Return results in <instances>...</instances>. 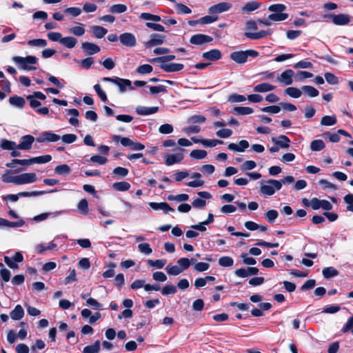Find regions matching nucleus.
Returning <instances> with one entry per match:
<instances>
[{"instance_id": "obj_44", "label": "nucleus", "mask_w": 353, "mask_h": 353, "mask_svg": "<svg viewBox=\"0 0 353 353\" xmlns=\"http://www.w3.org/2000/svg\"><path fill=\"white\" fill-rule=\"evenodd\" d=\"M165 270L169 275L176 276L180 274L183 271L179 265H168L165 268Z\"/></svg>"}, {"instance_id": "obj_32", "label": "nucleus", "mask_w": 353, "mask_h": 353, "mask_svg": "<svg viewBox=\"0 0 353 353\" xmlns=\"http://www.w3.org/2000/svg\"><path fill=\"white\" fill-rule=\"evenodd\" d=\"M66 112L68 114L72 115L74 117L69 119V123L73 126H77L79 125V120L77 117L79 115V112L77 109H68Z\"/></svg>"}, {"instance_id": "obj_17", "label": "nucleus", "mask_w": 353, "mask_h": 353, "mask_svg": "<svg viewBox=\"0 0 353 353\" xmlns=\"http://www.w3.org/2000/svg\"><path fill=\"white\" fill-rule=\"evenodd\" d=\"M249 143L246 140H241L239 144L230 143L228 146V149L235 152H243L249 147Z\"/></svg>"}, {"instance_id": "obj_47", "label": "nucleus", "mask_w": 353, "mask_h": 353, "mask_svg": "<svg viewBox=\"0 0 353 353\" xmlns=\"http://www.w3.org/2000/svg\"><path fill=\"white\" fill-rule=\"evenodd\" d=\"M285 10L286 6L281 3L272 4L268 7V10L274 13H283Z\"/></svg>"}, {"instance_id": "obj_23", "label": "nucleus", "mask_w": 353, "mask_h": 353, "mask_svg": "<svg viewBox=\"0 0 353 353\" xmlns=\"http://www.w3.org/2000/svg\"><path fill=\"white\" fill-rule=\"evenodd\" d=\"M275 89L276 86L272 84H270L268 83H261L258 85H256L254 87L253 90L256 92L263 93L274 90Z\"/></svg>"}, {"instance_id": "obj_24", "label": "nucleus", "mask_w": 353, "mask_h": 353, "mask_svg": "<svg viewBox=\"0 0 353 353\" xmlns=\"http://www.w3.org/2000/svg\"><path fill=\"white\" fill-rule=\"evenodd\" d=\"M272 34L271 30H261L258 32H246L245 35L247 38L250 39H259L270 35Z\"/></svg>"}, {"instance_id": "obj_46", "label": "nucleus", "mask_w": 353, "mask_h": 353, "mask_svg": "<svg viewBox=\"0 0 353 353\" xmlns=\"http://www.w3.org/2000/svg\"><path fill=\"white\" fill-rule=\"evenodd\" d=\"M219 264L222 267H231L234 265V260L230 256H222L219 259Z\"/></svg>"}, {"instance_id": "obj_41", "label": "nucleus", "mask_w": 353, "mask_h": 353, "mask_svg": "<svg viewBox=\"0 0 353 353\" xmlns=\"http://www.w3.org/2000/svg\"><path fill=\"white\" fill-rule=\"evenodd\" d=\"M27 44L32 47L44 48L47 46V41L43 39H32L28 41Z\"/></svg>"}, {"instance_id": "obj_2", "label": "nucleus", "mask_w": 353, "mask_h": 353, "mask_svg": "<svg viewBox=\"0 0 353 353\" xmlns=\"http://www.w3.org/2000/svg\"><path fill=\"white\" fill-rule=\"evenodd\" d=\"M282 188V182L275 179H269L261 182L259 192L261 195L269 196L273 195L276 191L280 190Z\"/></svg>"}, {"instance_id": "obj_20", "label": "nucleus", "mask_w": 353, "mask_h": 353, "mask_svg": "<svg viewBox=\"0 0 353 353\" xmlns=\"http://www.w3.org/2000/svg\"><path fill=\"white\" fill-rule=\"evenodd\" d=\"M161 68L167 72H178L181 70L184 65L181 63H161Z\"/></svg>"}, {"instance_id": "obj_19", "label": "nucleus", "mask_w": 353, "mask_h": 353, "mask_svg": "<svg viewBox=\"0 0 353 353\" xmlns=\"http://www.w3.org/2000/svg\"><path fill=\"white\" fill-rule=\"evenodd\" d=\"M149 205L154 210H161L165 213L173 212L174 210L172 208H171L167 203L161 202V203H156V202H150L149 203Z\"/></svg>"}, {"instance_id": "obj_51", "label": "nucleus", "mask_w": 353, "mask_h": 353, "mask_svg": "<svg viewBox=\"0 0 353 353\" xmlns=\"http://www.w3.org/2000/svg\"><path fill=\"white\" fill-rule=\"evenodd\" d=\"M153 68L149 64H143L137 68V72L140 74H150L152 72Z\"/></svg>"}, {"instance_id": "obj_64", "label": "nucleus", "mask_w": 353, "mask_h": 353, "mask_svg": "<svg viewBox=\"0 0 353 353\" xmlns=\"http://www.w3.org/2000/svg\"><path fill=\"white\" fill-rule=\"evenodd\" d=\"M61 139H62L63 142H64L65 143L70 144V143H74L77 140V137L74 134H66L63 135L61 137Z\"/></svg>"}, {"instance_id": "obj_62", "label": "nucleus", "mask_w": 353, "mask_h": 353, "mask_svg": "<svg viewBox=\"0 0 353 353\" xmlns=\"http://www.w3.org/2000/svg\"><path fill=\"white\" fill-rule=\"evenodd\" d=\"M138 249L141 252H142L146 255L150 254L152 252V250L150 248V245L148 243H140L138 245Z\"/></svg>"}, {"instance_id": "obj_21", "label": "nucleus", "mask_w": 353, "mask_h": 353, "mask_svg": "<svg viewBox=\"0 0 353 353\" xmlns=\"http://www.w3.org/2000/svg\"><path fill=\"white\" fill-rule=\"evenodd\" d=\"M203 58L209 61H217L221 58V52L217 49H213L205 52L202 55Z\"/></svg>"}, {"instance_id": "obj_59", "label": "nucleus", "mask_w": 353, "mask_h": 353, "mask_svg": "<svg viewBox=\"0 0 353 353\" xmlns=\"http://www.w3.org/2000/svg\"><path fill=\"white\" fill-rule=\"evenodd\" d=\"M128 170L122 167H117L113 170V174L119 177H125L128 174Z\"/></svg>"}, {"instance_id": "obj_38", "label": "nucleus", "mask_w": 353, "mask_h": 353, "mask_svg": "<svg viewBox=\"0 0 353 353\" xmlns=\"http://www.w3.org/2000/svg\"><path fill=\"white\" fill-rule=\"evenodd\" d=\"M322 274L325 279H330L338 275L339 272L334 268L333 267H327L325 268L323 271Z\"/></svg>"}, {"instance_id": "obj_4", "label": "nucleus", "mask_w": 353, "mask_h": 353, "mask_svg": "<svg viewBox=\"0 0 353 353\" xmlns=\"http://www.w3.org/2000/svg\"><path fill=\"white\" fill-rule=\"evenodd\" d=\"M102 81L105 82H111L117 85L119 88L121 92H124L128 88L133 90L134 88L132 86L131 81L128 79H121L119 77H103Z\"/></svg>"}, {"instance_id": "obj_39", "label": "nucleus", "mask_w": 353, "mask_h": 353, "mask_svg": "<svg viewBox=\"0 0 353 353\" xmlns=\"http://www.w3.org/2000/svg\"><path fill=\"white\" fill-rule=\"evenodd\" d=\"M112 188L117 191H127L130 188V184L126 181L116 182L112 184Z\"/></svg>"}, {"instance_id": "obj_26", "label": "nucleus", "mask_w": 353, "mask_h": 353, "mask_svg": "<svg viewBox=\"0 0 353 353\" xmlns=\"http://www.w3.org/2000/svg\"><path fill=\"white\" fill-rule=\"evenodd\" d=\"M10 318L12 320L18 321L21 319L24 316V310L21 305H17L10 313Z\"/></svg>"}, {"instance_id": "obj_31", "label": "nucleus", "mask_w": 353, "mask_h": 353, "mask_svg": "<svg viewBox=\"0 0 353 353\" xmlns=\"http://www.w3.org/2000/svg\"><path fill=\"white\" fill-rule=\"evenodd\" d=\"M71 172V168L67 164L57 165L54 168V173L58 175H66Z\"/></svg>"}, {"instance_id": "obj_27", "label": "nucleus", "mask_w": 353, "mask_h": 353, "mask_svg": "<svg viewBox=\"0 0 353 353\" xmlns=\"http://www.w3.org/2000/svg\"><path fill=\"white\" fill-rule=\"evenodd\" d=\"M92 35L97 39L103 38L108 32L107 29L99 26H93L91 27Z\"/></svg>"}, {"instance_id": "obj_55", "label": "nucleus", "mask_w": 353, "mask_h": 353, "mask_svg": "<svg viewBox=\"0 0 353 353\" xmlns=\"http://www.w3.org/2000/svg\"><path fill=\"white\" fill-rule=\"evenodd\" d=\"M279 213L275 210H270L265 213V218L270 223H273L277 219Z\"/></svg>"}, {"instance_id": "obj_30", "label": "nucleus", "mask_w": 353, "mask_h": 353, "mask_svg": "<svg viewBox=\"0 0 353 353\" xmlns=\"http://www.w3.org/2000/svg\"><path fill=\"white\" fill-rule=\"evenodd\" d=\"M77 43V39L72 37H63V39H61V43L62 46L70 49L74 48Z\"/></svg>"}, {"instance_id": "obj_56", "label": "nucleus", "mask_w": 353, "mask_h": 353, "mask_svg": "<svg viewBox=\"0 0 353 353\" xmlns=\"http://www.w3.org/2000/svg\"><path fill=\"white\" fill-rule=\"evenodd\" d=\"M127 10V7L124 4H115L110 7V11L112 13H123Z\"/></svg>"}, {"instance_id": "obj_28", "label": "nucleus", "mask_w": 353, "mask_h": 353, "mask_svg": "<svg viewBox=\"0 0 353 353\" xmlns=\"http://www.w3.org/2000/svg\"><path fill=\"white\" fill-rule=\"evenodd\" d=\"M9 103L12 106H14V107H17L19 108H22L26 103V101L21 97L13 96V97H10Z\"/></svg>"}, {"instance_id": "obj_25", "label": "nucleus", "mask_w": 353, "mask_h": 353, "mask_svg": "<svg viewBox=\"0 0 353 353\" xmlns=\"http://www.w3.org/2000/svg\"><path fill=\"white\" fill-rule=\"evenodd\" d=\"M82 48L89 54H94L98 53L101 50L97 45L90 42L83 43Z\"/></svg>"}, {"instance_id": "obj_54", "label": "nucleus", "mask_w": 353, "mask_h": 353, "mask_svg": "<svg viewBox=\"0 0 353 353\" xmlns=\"http://www.w3.org/2000/svg\"><path fill=\"white\" fill-rule=\"evenodd\" d=\"M77 280L76 270L74 269H70L68 275L65 278L63 283L65 285H68L76 281Z\"/></svg>"}, {"instance_id": "obj_22", "label": "nucleus", "mask_w": 353, "mask_h": 353, "mask_svg": "<svg viewBox=\"0 0 353 353\" xmlns=\"http://www.w3.org/2000/svg\"><path fill=\"white\" fill-rule=\"evenodd\" d=\"M158 107H145L137 106L136 108V112L139 115L146 116L156 113L158 112Z\"/></svg>"}, {"instance_id": "obj_50", "label": "nucleus", "mask_w": 353, "mask_h": 353, "mask_svg": "<svg viewBox=\"0 0 353 353\" xmlns=\"http://www.w3.org/2000/svg\"><path fill=\"white\" fill-rule=\"evenodd\" d=\"M167 261L165 259H157V260H148V264L152 267H155L158 269L163 268L166 264Z\"/></svg>"}, {"instance_id": "obj_49", "label": "nucleus", "mask_w": 353, "mask_h": 353, "mask_svg": "<svg viewBox=\"0 0 353 353\" xmlns=\"http://www.w3.org/2000/svg\"><path fill=\"white\" fill-rule=\"evenodd\" d=\"M234 111L241 115H247L250 114L254 112V110L252 108L250 107H235L234 108Z\"/></svg>"}, {"instance_id": "obj_48", "label": "nucleus", "mask_w": 353, "mask_h": 353, "mask_svg": "<svg viewBox=\"0 0 353 353\" xmlns=\"http://www.w3.org/2000/svg\"><path fill=\"white\" fill-rule=\"evenodd\" d=\"M81 9L78 7L68 8L64 10V12L72 17H77L81 14Z\"/></svg>"}, {"instance_id": "obj_13", "label": "nucleus", "mask_w": 353, "mask_h": 353, "mask_svg": "<svg viewBox=\"0 0 353 353\" xmlns=\"http://www.w3.org/2000/svg\"><path fill=\"white\" fill-rule=\"evenodd\" d=\"M352 21V17L348 14H339L332 16V23L336 26H345Z\"/></svg>"}, {"instance_id": "obj_33", "label": "nucleus", "mask_w": 353, "mask_h": 353, "mask_svg": "<svg viewBox=\"0 0 353 353\" xmlns=\"http://www.w3.org/2000/svg\"><path fill=\"white\" fill-rule=\"evenodd\" d=\"M100 350V342L96 341L93 344L85 346L83 350V353H98Z\"/></svg>"}, {"instance_id": "obj_11", "label": "nucleus", "mask_w": 353, "mask_h": 353, "mask_svg": "<svg viewBox=\"0 0 353 353\" xmlns=\"http://www.w3.org/2000/svg\"><path fill=\"white\" fill-rule=\"evenodd\" d=\"M213 38L210 36L203 34H196L191 37L190 43L193 45H202L212 41Z\"/></svg>"}, {"instance_id": "obj_37", "label": "nucleus", "mask_w": 353, "mask_h": 353, "mask_svg": "<svg viewBox=\"0 0 353 353\" xmlns=\"http://www.w3.org/2000/svg\"><path fill=\"white\" fill-rule=\"evenodd\" d=\"M301 90L310 97H317L319 94L317 89L310 85H303Z\"/></svg>"}, {"instance_id": "obj_63", "label": "nucleus", "mask_w": 353, "mask_h": 353, "mask_svg": "<svg viewBox=\"0 0 353 353\" xmlns=\"http://www.w3.org/2000/svg\"><path fill=\"white\" fill-rule=\"evenodd\" d=\"M216 134L220 138L225 139L230 137L232 134V130L228 128H223L218 130L216 132Z\"/></svg>"}, {"instance_id": "obj_45", "label": "nucleus", "mask_w": 353, "mask_h": 353, "mask_svg": "<svg viewBox=\"0 0 353 353\" xmlns=\"http://www.w3.org/2000/svg\"><path fill=\"white\" fill-rule=\"evenodd\" d=\"M190 156L195 159H203L206 157L207 152L204 150H194L191 151Z\"/></svg>"}, {"instance_id": "obj_61", "label": "nucleus", "mask_w": 353, "mask_h": 353, "mask_svg": "<svg viewBox=\"0 0 353 353\" xmlns=\"http://www.w3.org/2000/svg\"><path fill=\"white\" fill-rule=\"evenodd\" d=\"M176 292V288L173 285H166L161 290V293L164 296L174 294Z\"/></svg>"}, {"instance_id": "obj_58", "label": "nucleus", "mask_w": 353, "mask_h": 353, "mask_svg": "<svg viewBox=\"0 0 353 353\" xmlns=\"http://www.w3.org/2000/svg\"><path fill=\"white\" fill-rule=\"evenodd\" d=\"M59 214H60V212H52V213H50V212L42 213L41 214L35 216L33 219L35 221L39 222V221L46 220L47 218H48L51 215H52L53 216H56L59 215Z\"/></svg>"}, {"instance_id": "obj_3", "label": "nucleus", "mask_w": 353, "mask_h": 353, "mask_svg": "<svg viewBox=\"0 0 353 353\" xmlns=\"http://www.w3.org/2000/svg\"><path fill=\"white\" fill-rule=\"evenodd\" d=\"M258 55L259 52L257 51L254 50H247L244 51L241 50L233 52L230 54V58L237 63L243 64L248 61V58L249 57L254 58Z\"/></svg>"}, {"instance_id": "obj_35", "label": "nucleus", "mask_w": 353, "mask_h": 353, "mask_svg": "<svg viewBox=\"0 0 353 353\" xmlns=\"http://www.w3.org/2000/svg\"><path fill=\"white\" fill-rule=\"evenodd\" d=\"M337 120L336 117L334 115L332 116H324L322 117L321 120V125L324 126H331L334 125L336 123Z\"/></svg>"}, {"instance_id": "obj_7", "label": "nucleus", "mask_w": 353, "mask_h": 353, "mask_svg": "<svg viewBox=\"0 0 353 353\" xmlns=\"http://www.w3.org/2000/svg\"><path fill=\"white\" fill-rule=\"evenodd\" d=\"M61 139V137L51 131H45L41 132L37 138L39 143L44 142H57Z\"/></svg>"}, {"instance_id": "obj_6", "label": "nucleus", "mask_w": 353, "mask_h": 353, "mask_svg": "<svg viewBox=\"0 0 353 353\" xmlns=\"http://www.w3.org/2000/svg\"><path fill=\"white\" fill-rule=\"evenodd\" d=\"M183 151L182 149H180V152L176 153L166 154L164 159L165 165L170 166L175 163H180L184 158Z\"/></svg>"}, {"instance_id": "obj_14", "label": "nucleus", "mask_w": 353, "mask_h": 353, "mask_svg": "<svg viewBox=\"0 0 353 353\" xmlns=\"http://www.w3.org/2000/svg\"><path fill=\"white\" fill-rule=\"evenodd\" d=\"M34 138L32 135H25L21 139V142L17 145V149L19 150H30L32 147Z\"/></svg>"}, {"instance_id": "obj_8", "label": "nucleus", "mask_w": 353, "mask_h": 353, "mask_svg": "<svg viewBox=\"0 0 353 353\" xmlns=\"http://www.w3.org/2000/svg\"><path fill=\"white\" fill-rule=\"evenodd\" d=\"M231 8V3L228 2H221L210 7L208 9V13L211 14H220L229 10Z\"/></svg>"}, {"instance_id": "obj_18", "label": "nucleus", "mask_w": 353, "mask_h": 353, "mask_svg": "<svg viewBox=\"0 0 353 353\" xmlns=\"http://www.w3.org/2000/svg\"><path fill=\"white\" fill-rule=\"evenodd\" d=\"M261 6V3L256 1L247 2L241 9L243 13L250 14Z\"/></svg>"}, {"instance_id": "obj_36", "label": "nucleus", "mask_w": 353, "mask_h": 353, "mask_svg": "<svg viewBox=\"0 0 353 353\" xmlns=\"http://www.w3.org/2000/svg\"><path fill=\"white\" fill-rule=\"evenodd\" d=\"M285 94L292 98L297 99L301 96L302 92L297 88L289 87L285 90Z\"/></svg>"}, {"instance_id": "obj_1", "label": "nucleus", "mask_w": 353, "mask_h": 353, "mask_svg": "<svg viewBox=\"0 0 353 353\" xmlns=\"http://www.w3.org/2000/svg\"><path fill=\"white\" fill-rule=\"evenodd\" d=\"M12 61L17 66L25 70H35L37 67L34 65L38 62V59L35 56H28L26 57L16 56L12 58Z\"/></svg>"}, {"instance_id": "obj_40", "label": "nucleus", "mask_w": 353, "mask_h": 353, "mask_svg": "<svg viewBox=\"0 0 353 353\" xmlns=\"http://www.w3.org/2000/svg\"><path fill=\"white\" fill-rule=\"evenodd\" d=\"M1 148L3 150H13L17 149V145L14 141L3 139L1 142Z\"/></svg>"}, {"instance_id": "obj_53", "label": "nucleus", "mask_w": 353, "mask_h": 353, "mask_svg": "<svg viewBox=\"0 0 353 353\" xmlns=\"http://www.w3.org/2000/svg\"><path fill=\"white\" fill-rule=\"evenodd\" d=\"M175 6L178 14H190L192 12L191 9L183 3H176Z\"/></svg>"}, {"instance_id": "obj_57", "label": "nucleus", "mask_w": 353, "mask_h": 353, "mask_svg": "<svg viewBox=\"0 0 353 353\" xmlns=\"http://www.w3.org/2000/svg\"><path fill=\"white\" fill-rule=\"evenodd\" d=\"M173 131H174L173 126L169 123L163 124L159 128V132L161 134H171L173 132Z\"/></svg>"}, {"instance_id": "obj_60", "label": "nucleus", "mask_w": 353, "mask_h": 353, "mask_svg": "<svg viewBox=\"0 0 353 353\" xmlns=\"http://www.w3.org/2000/svg\"><path fill=\"white\" fill-rule=\"evenodd\" d=\"M218 20V17L208 15L199 19L200 24H210Z\"/></svg>"}, {"instance_id": "obj_42", "label": "nucleus", "mask_w": 353, "mask_h": 353, "mask_svg": "<svg viewBox=\"0 0 353 353\" xmlns=\"http://www.w3.org/2000/svg\"><path fill=\"white\" fill-rule=\"evenodd\" d=\"M112 139L114 141H120L121 145L125 147H132V145H133V141H132L128 137H121L119 135H114L112 137Z\"/></svg>"}, {"instance_id": "obj_5", "label": "nucleus", "mask_w": 353, "mask_h": 353, "mask_svg": "<svg viewBox=\"0 0 353 353\" xmlns=\"http://www.w3.org/2000/svg\"><path fill=\"white\" fill-rule=\"evenodd\" d=\"M294 72L292 69L284 70L280 76L277 77V81L284 85H290L293 83Z\"/></svg>"}, {"instance_id": "obj_12", "label": "nucleus", "mask_w": 353, "mask_h": 353, "mask_svg": "<svg viewBox=\"0 0 353 353\" xmlns=\"http://www.w3.org/2000/svg\"><path fill=\"white\" fill-rule=\"evenodd\" d=\"M120 42L127 47H134L136 45L137 40L134 35L130 32H125L119 36Z\"/></svg>"}, {"instance_id": "obj_9", "label": "nucleus", "mask_w": 353, "mask_h": 353, "mask_svg": "<svg viewBox=\"0 0 353 353\" xmlns=\"http://www.w3.org/2000/svg\"><path fill=\"white\" fill-rule=\"evenodd\" d=\"M165 37L159 34L154 33L150 35V38L148 41L144 42L145 48H151L153 46L161 45L165 41Z\"/></svg>"}, {"instance_id": "obj_16", "label": "nucleus", "mask_w": 353, "mask_h": 353, "mask_svg": "<svg viewBox=\"0 0 353 353\" xmlns=\"http://www.w3.org/2000/svg\"><path fill=\"white\" fill-rule=\"evenodd\" d=\"M271 141L281 148L287 149L290 147V140L285 135H280L278 138L272 137Z\"/></svg>"}, {"instance_id": "obj_15", "label": "nucleus", "mask_w": 353, "mask_h": 353, "mask_svg": "<svg viewBox=\"0 0 353 353\" xmlns=\"http://www.w3.org/2000/svg\"><path fill=\"white\" fill-rule=\"evenodd\" d=\"M259 272V270L256 268L250 267L247 269L240 268L235 271V274L241 278H245L251 275H256Z\"/></svg>"}, {"instance_id": "obj_34", "label": "nucleus", "mask_w": 353, "mask_h": 353, "mask_svg": "<svg viewBox=\"0 0 353 353\" xmlns=\"http://www.w3.org/2000/svg\"><path fill=\"white\" fill-rule=\"evenodd\" d=\"M325 147V143L321 139H316L311 142L310 150L312 152L321 151Z\"/></svg>"}, {"instance_id": "obj_10", "label": "nucleus", "mask_w": 353, "mask_h": 353, "mask_svg": "<svg viewBox=\"0 0 353 353\" xmlns=\"http://www.w3.org/2000/svg\"><path fill=\"white\" fill-rule=\"evenodd\" d=\"M37 175L33 172H27L17 175V185L32 183L37 181Z\"/></svg>"}, {"instance_id": "obj_43", "label": "nucleus", "mask_w": 353, "mask_h": 353, "mask_svg": "<svg viewBox=\"0 0 353 353\" xmlns=\"http://www.w3.org/2000/svg\"><path fill=\"white\" fill-rule=\"evenodd\" d=\"M287 13H272L268 16V19L273 21H282L288 19Z\"/></svg>"}, {"instance_id": "obj_29", "label": "nucleus", "mask_w": 353, "mask_h": 353, "mask_svg": "<svg viewBox=\"0 0 353 353\" xmlns=\"http://www.w3.org/2000/svg\"><path fill=\"white\" fill-rule=\"evenodd\" d=\"M12 172L10 170H6L4 174L2 175V181L4 183H12L15 185H17V176H11V173Z\"/></svg>"}, {"instance_id": "obj_52", "label": "nucleus", "mask_w": 353, "mask_h": 353, "mask_svg": "<svg viewBox=\"0 0 353 353\" xmlns=\"http://www.w3.org/2000/svg\"><path fill=\"white\" fill-rule=\"evenodd\" d=\"M85 30L84 28L83 27V25L79 26H74L69 29V32L77 36L81 37L83 36L85 33Z\"/></svg>"}]
</instances>
